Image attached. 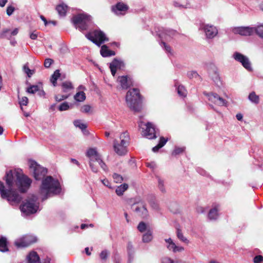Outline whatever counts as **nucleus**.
<instances>
[{
    "instance_id": "1",
    "label": "nucleus",
    "mask_w": 263,
    "mask_h": 263,
    "mask_svg": "<svg viewBox=\"0 0 263 263\" xmlns=\"http://www.w3.org/2000/svg\"><path fill=\"white\" fill-rule=\"evenodd\" d=\"M5 178L7 188L0 181L1 197L7 200L11 205L18 204L23 197L14 189L15 185L18 187L22 193H25L29 188L32 180L23 174L21 169L9 171L6 173Z\"/></svg>"
},
{
    "instance_id": "2",
    "label": "nucleus",
    "mask_w": 263,
    "mask_h": 263,
    "mask_svg": "<svg viewBox=\"0 0 263 263\" xmlns=\"http://www.w3.org/2000/svg\"><path fill=\"white\" fill-rule=\"evenodd\" d=\"M29 165L34 178L37 180L42 179L39 192L42 201L61 193V185L57 179L50 176L44 178L47 173V168L41 166L34 160H30Z\"/></svg>"
},
{
    "instance_id": "3",
    "label": "nucleus",
    "mask_w": 263,
    "mask_h": 263,
    "mask_svg": "<svg viewBox=\"0 0 263 263\" xmlns=\"http://www.w3.org/2000/svg\"><path fill=\"white\" fill-rule=\"evenodd\" d=\"M128 106L135 112H139L142 108V101L139 90L136 88L129 90L126 96Z\"/></svg>"
},
{
    "instance_id": "4",
    "label": "nucleus",
    "mask_w": 263,
    "mask_h": 263,
    "mask_svg": "<svg viewBox=\"0 0 263 263\" xmlns=\"http://www.w3.org/2000/svg\"><path fill=\"white\" fill-rule=\"evenodd\" d=\"M24 216H28L36 213L39 209V202L36 195H31L20 206Z\"/></svg>"
},
{
    "instance_id": "5",
    "label": "nucleus",
    "mask_w": 263,
    "mask_h": 263,
    "mask_svg": "<svg viewBox=\"0 0 263 263\" xmlns=\"http://www.w3.org/2000/svg\"><path fill=\"white\" fill-rule=\"evenodd\" d=\"M126 202L139 216L142 218L148 216V212L146 208V204L140 198L128 199L126 200Z\"/></svg>"
},
{
    "instance_id": "6",
    "label": "nucleus",
    "mask_w": 263,
    "mask_h": 263,
    "mask_svg": "<svg viewBox=\"0 0 263 263\" xmlns=\"http://www.w3.org/2000/svg\"><path fill=\"white\" fill-rule=\"evenodd\" d=\"M72 22L76 28L81 31L87 30L92 23L91 16L86 13H80L73 16Z\"/></svg>"
},
{
    "instance_id": "7",
    "label": "nucleus",
    "mask_w": 263,
    "mask_h": 263,
    "mask_svg": "<svg viewBox=\"0 0 263 263\" xmlns=\"http://www.w3.org/2000/svg\"><path fill=\"white\" fill-rule=\"evenodd\" d=\"M120 142L115 139L113 142V147L114 151L119 156L125 155L127 152V147L128 145L129 135L127 132L123 133L121 134Z\"/></svg>"
},
{
    "instance_id": "8",
    "label": "nucleus",
    "mask_w": 263,
    "mask_h": 263,
    "mask_svg": "<svg viewBox=\"0 0 263 263\" xmlns=\"http://www.w3.org/2000/svg\"><path fill=\"white\" fill-rule=\"evenodd\" d=\"M139 126L142 129V134L149 139H154L157 138L156 130L154 125L151 122L145 124L143 122L140 121L139 123Z\"/></svg>"
},
{
    "instance_id": "9",
    "label": "nucleus",
    "mask_w": 263,
    "mask_h": 263,
    "mask_svg": "<svg viewBox=\"0 0 263 263\" xmlns=\"http://www.w3.org/2000/svg\"><path fill=\"white\" fill-rule=\"evenodd\" d=\"M85 36L98 46H100L104 42L108 41V39L106 36L105 33L101 30H95L93 34L87 33Z\"/></svg>"
},
{
    "instance_id": "10",
    "label": "nucleus",
    "mask_w": 263,
    "mask_h": 263,
    "mask_svg": "<svg viewBox=\"0 0 263 263\" xmlns=\"http://www.w3.org/2000/svg\"><path fill=\"white\" fill-rule=\"evenodd\" d=\"M199 29L204 32L206 38L210 39L214 38L218 33L217 29L212 25L200 23Z\"/></svg>"
},
{
    "instance_id": "11",
    "label": "nucleus",
    "mask_w": 263,
    "mask_h": 263,
    "mask_svg": "<svg viewBox=\"0 0 263 263\" xmlns=\"http://www.w3.org/2000/svg\"><path fill=\"white\" fill-rule=\"evenodd\" d=\"M37 238L32 235H26L15 240L14 244L17 247H26L36 241Z\"/></svg>"
},
{
    "instance_id": "12",
    "label": "nucleus",
    "mask_w": 263,
    "mask_h": 263,
    "mask_svg": "<svg viewBox=\"0 0 263 263\" xmlns=\"http://www.w3.org/2000/svg\"><path fill=\"white\" fill-rule=\"evenodd\" d=\"M203 94L208 98L209 101L214 104L219 106H227V101L216 93L204 92Z\"/></svg>"
},
{
    "instance_id": "13",
    "label": "nucleus",
    "mask_w": 263,
    "mask_h": 263,
    "mask_svg": "<svg viewBox=\"0 0 263 263\" xmlns=\"http://www.w3.org/2000/svg\"><path fill=\"white\" fill-rule=\"evenodd\" d=\"M233 58L236 61L240 62L243 67L247 70H252L251 63L247 57L242 54L239 52H235L233 54Z\"/></svg>"
},
{
    "instance_id": "14",
    "label": "nucleus",
    "mask_w": 263,
    "mask_h": 263,
    "mask_svg": "<svg viewBox=\"0 0 263 263\" xmlns=\"http://www.w3.org/2000/svg\"><path fill=\"white\" fill-rule=\"evenodd\" d=\"M158 35L161 39L169 40L175 35L177 32L173 29L164 28L163 27L158 28Z\"/></svg>"
},
{
    "instance_id": "15",
    "label": "nucleus",
    "mask_w": 263,
    "mask_h": 263,
    "mask_svg": "<svg viewBox=\"0 0 263 263\" xmlns=\"http://www.w3.org/2000/svg\"><path fill=\"white\" fill-rule=\"evenodd\" d=\"M166 243L165 247L170 251L174 253L181 252L184 250V248L180 246L177 245L171 238L164 239Z\"/></svg>"
},
{
    "instance_id": "16",
    "label": "nucleus",
    "mask_w": 263,
    "mask_h": 263,
    "mask_svg": "<svg viewBox=\"0 0 263 263\" xmlns=\"http://www.w3.org/2000/svg\"><path fill=\"white\" fill-rule=\"evenodd\" d=\"M209 74L215 84L218 87L221 85L217 68L213 65L210 66L209 69Z\"/></svg>"
},
{
    "instance_id": "17",
    "label": "nucleus",
    "mask_w": 263,
    "mask_h": 263,
    "mask_svg": "<svg viewBox=\"0 0 263 263\" xmlns=\"http://www.w3.org/2000/svg\"><path fill=\"white\" fill-rule=\"evenodd\" d=\"M234 32L241 35H251L254 32V28L249 27H239L234 29Z\"/></svg>"
},
{
    "instance_id": "18",
    "label": "nucleus",
    "mask_w": 263,
    "mask_h": 263,
    "mask_svg": "<svg viewBox=\"0 0 263 263\" xmlns=\"http://www.w3.org/2000/svg\"><path fill=\"white\" fill-rule=\"evenodd\" d=\"M86 156L89 158V161H97L100 160L101 155L98 153L96 148H90L86 152Z\"/></svg>"
},
{
    "instance_id": "19",
    "label": "nucleus",
    "mask_w": 263,
    "mask_h": 263,
    "mask_svg": "<svg viewBox=\"0 0 263 263\" xmlns=\"http://www.w3.org/2000/svg\"><path fill=\"white\" fill-rule=\"evenodd\" d=\"M124 66V64L123 62L119 61L116 59H114L111 63H110L109 66L112 75L115 76L116 73L117 69H121Z\"/></svg>"
},
{
    "instance_id": "20",
    "label": "nucleus",
    "mask_w": 263,
    "mask_h": 263,
    "mask_svg": "<svg viewBox=\"0 0 263 263\" xmlns=\"http://www.w3.org/2000/svg\"><path fill=\"white\" fill-rule=\"evenodd\" d=\"M127 9L128 6L122 3H118L112 7V11L117 15L123 14Z\"/></svg>"
},
{
    "instance_id": "21",
    "label": "nucleus",
    "mask_w": 263,
    "mask_h": 263,
    "mask_svg": "<svg viewBox=\"0 0 263 263\" xmlns=\"http://www.w3.org/2000/svg\"><path fill=\"white\" fill-rule=\"evenodd\" d=\"M122 89H127L132 84L131 79L127 76L119 77L118 79Z\"/></svg>"
},
{
    "instance_id": "22",
    "label": "nucleus",
    "mask_w": 263,
    "mask_h": 263,
    "mask_svg": "<svg viewBox=\"0 0 263 263\" xmlns=\"http://www.w3.org/2000/svg\"><path fill=\"white\" fill-rule=\"evenodd\" d=\"M127 251L128 253V262L132 263L135 257V249L130 242H128L127 245Z\"/></svg>"
},
{
    "instance_id": "23",
    "label": "nucleus",
    "mask_w": 263,
    "mask_h": 263,
    "mask_svg": "<svg viewBox=\"0 0 263 263\" xmlns=\"http://www.w3.org/2000/svg\"><path fill=\"white\" fill-rule=\"evenodd\" d=\"M28 263H41L40 257L35 252H31L27 256Z\"/></svg>"
},
{
    "instance_id": "24",
    "label": "nucleus",
    "mask_w": 263,
    "mask_h": 263,
    "mask_svg": "<svg viewBox=\"0 0 263 263\" xmlns=\"http://www.w3.org/2000/svg\"><path fill=\"white\" fill-rule=\"evenodd\" d=\"M101 54L103 57H108L115 55L116 53L115 51L108 50L106 45H104L101 47L100 50Z\"/></svg>"
},
{
    "instance_id": "25",
    "label": "nucleus",
    "mask_w": 263,
    "mask_h": 263,
    "mask_svg": "<svg viewBox=\"0 0 263 263\" xmlns=\"http://www.w3.org/2000/svg\"><path fill=\"white\" fill-rule=\"evenodd\" d=\"M218 206L211 209L209 212L208 217L210 220H216L218 216Z\"/></svg>"
},
{
    "instance_id": "26",
    "label": "nucleus",
    "mask_w": 263,
    "mask_h": 263,
    "mask_svg": "<svg viewBox=\"0 0 263 263\" xmlns=\"http://www.w3.org/2000/svg\"><path fill=\"white\" fill-rule=\"evenodd\" d=\"M128 188V185L127 183H123L117 187L116 189V193L118 196H122Z\"/></svg>"
},
{
    "instance_id": "27",
    "label": "nucleus",
    "mask_w": 263,
    "mask_h": 263,
    "mask_svg": "<svg viewBox=\"0 0 263 263\" xmlns=\"http://www.w3.org/2000/svg\"><path fill=\"white\" fill-rule=\"evenodd\" d=\"M152 231L150 230H148L142 236V241L144 243H148L151 241L153 239Z\"/></svg>"
},
{
    "instance_id": "28",
    "label": "nucleus",
    "mask_w": 263,
    "mask_h": 263,
    "mask_svg": "<svg viewBox=\"0 0 263 263\" xmlns=\"http://www.w3.org/2000/svg\"><path fill=\"white\" fill-rule=\"evenodd\" d=\"M67 6L64 4H60L57 6L56 9L60 16H65L66 13Z\"/></svg>"
},
{
    "instance_id": "29",
    "label": "nucleus",
    "mask_w": 263,
    "mask_h": 263,
    "mask_svg": "<svg viewBox=\"0 0 263 263\" xmlns=\"http://www.w3.org/2000/svg\"><path fill=\"white\" fill-rule=\"evenodd\" d=\"M176 235L177 238L181 241L188 243L189 242V241L188 239L184 236L181 230L179 228H176Z\"/></svg>"
},
{
    "instance_id": "30",
    "label": "nucleus",
    "mask_w": 263,
    "mask_h": 263,
    "mask_svg": "<svg viewBox=\"0 0 263 263\" xmlns=\"http://www.w3.org/2000/svg\"><path fill=\"white\" fill-rule=\"evenodd\" d=\"M8 251L7 245V239L5 237L0 238V251L5 252Z\"/></svg>"
},
{
    "instance_id": "31",
    "label": "nucleus",
    "mask_w": 263,
    "mask_h": 263,
    "mask_svg": "<svg viewBox=\"0 0 263 263\" xmlns=\"http://www.w3.org/2000/svg\"><path fill=\"white\" fill-rule=\"evenodd\" d=\"M63 92H66L73 88L72 84L70 81H65L62 83Z\"/></svg>"
},
{
    "instance_id": "32",
    "label": "nucleus",
    "mask_w": 263,
    "mask_h": 263,
    "mask_svg": "<svg viewBox=\"0 0 263 263\" xmlns=\"http://www.w3.org/2000/svg\"><path fill=\"white\" fill-rule=\"evenodd\" d=\"M187 77L190 79H196L197 80L201 81L202 79L200 75L197 73L196 71L192 70L187 72Z\"/></svg>"
},
{
    "instance_id": "33",
    "label": "nucleus",
    "mask_w": 263,
    "mask_h": 263,
    "mask_svg": "<svg viewBox=\"0 0 263 263\" xmlns=\"http://www.w3.org/2000/svg\"><path fill=\"white\" fill-rule=\"evenodd\" d=\"M60 70L57 69L56 70L54 73L51 76L50 78V81L53 84V86H55L57 85V81L58 78L60 77Z\"/></svg>"
},
{
    "instance_id": "34",
    "label": "nucleus",
    "mask_w": 263,
    "mask_h": 263,
    "mask_svg": "<svg viewBox=\"0 0 263 263\" xmlns=\"http://www.w3.org/2000/svg\"><path fill=\"white\" fill-rule=\"evenodd\" d=\"M248 98L251 102L254 104H257L259 103V96L256 95L254 92H251L249 95Z\"/></svg>"
},
{
    "instance_id": "35",
    "label": "nucleus",
    "mask_w": 263,
    "mask_h": 263,
    "mask_svg": "<svg viewBox=\"0 0 263 263\" xmlns=\"http://www.w3.org/2000/svg\"><path fill=\"white\" fill-rule=\"evenodd\" d=\"M74 99L78 102L84 101L86 99L85 93L83 91L78 92L74 95Z\"/></svg>"
},
{
    "instance_id": "36",
    "label": "nucleus",
    "mask_w": 263,
    "mask_h": 263,
    "mask_svg": "<svg viewBox=\"0 0 263 263\" xmlns=\"http://www.w3.org/2000/svg\"><path fill=\"white\" fill-rule=\"evenodd\" d=\"M156 178L158 180V186L159 189L160 190V191L162 193L165 192V189L164 187V180L162 179L161 178H160L159 176L156 175Z\"/></svg>"
},
{
    "instance_id": "37",
    "label": "nucleus",
    "mask_w": 263,
    "mask_h": 263,
    "mask_svg": "<svg viewBox=\"0 0 263 263\" xmlns=\"http://www.w3.org/2000/svg\"><path fill=\"white\" fill-rule=\"evenodd\" d=\"M73 124L76 127L80 128L84 133L86 132L85 129L87 126L86 124L82 123L81 120H77L74 121Z\"/></svg>"
},
{
    "instance_id": "38",
    "label": "nucleus",
    "mask_w": 263,
    "mask_h": 263,
    "mask_svg": "<svg viewBox=\"0 0 263 263\" xmlns=\"http://www.w3.org/2000/svg\"><path fill=\"white\" fill-rule=\"evenodd\" d=\"M11 37V32L10 29H5L3 30V31L1 33H0L1 39L6 38L8 40H10Z\"/></svg>"
},
{
    "instance_id": "39",
    "label": "nucleus",
    "mask_w": 263,
    "mask_h": 263,
    "mask_svg": "<svg viewBox=\"0 0 263 263\" xmlns=\"http://www.w3.org/2000/svg\"><path fill=\"white\" fill-rule=\"evenodd\" d=\"M23 69L24 72L26 73L27 76L29 78L31 77L34 72L33 70H31L29 69L28 63L24 65Z\"/></svg>"
},
{
    "instance_id": "40",
    "label": "nucleus",
    "mask_w": 263,
    "mask_h": 263,
    "mask_svg": "<svg viewBox=\"0 0 263 263\" xmlns=\"http://www.w3.org/2000/svg\"><path fill=\"white\" fill-rule=\"evenodd\" d=\"M39 87L36 85H30L27 88L26 91L29 93L34 94L39 91Z\"/></svg>"
},
{
    "instance_id": "41",
    "label": "nucleus",
    "mask_w": 263,
    "mask_h": 263,
    "mask_svg": "<svg viewBox=\"0 0 263 263\" xmlns=\"http://www.w3.org/2000/svg\"><path fill=\"white\" fill-rule=\"evenodd\" d=\"M177 92L181 97H185L186 96V90L182 85H179L177 87Z\"/></svg>"
},
{
    "instance_id": "42",
    "label": "nucleus",
    "mask_w": 263,
    "mask_h": 263,
    "mask_svg": "<svg viewBox=\"0 0 263 263\" xmlns=\"http://www.w3.org/2000/svg\"><path fill=\"white\" fill-rule=\"evenodd\" d=\"M137 229L139 232L143 233L147 229L146 223L143 221H141L138 225Z\"/></svg>"
},
{
    "instance_id": "43",
    "label": "nucleus",
    "mask_w": 263,
    "mask_h": 263,
    "mask_svg": "<svg viewBox=\"0 0 263 263\" xmlns=\"http://www.w3.org/2000/svg\"><path fill=\"white\" fill-rule=\"evenodd\" d=\"M112 178L114 179V181L117 183H121L122 181L123 180L122 176L117 173H114L112 175Z\"/></svg>"
},
{
    "instance_id": "44",
    "label": "nucleus",
    "mask_w": 263,
    "mask_h": 263,
    "mask_svg": "<svg viewBox=\"0 0 263 263\" xmlns=\"http://www.w3.org/2000/svg\"><path fill=\"white\" fill-rule=\"evenodd\" d=\"M69 108V105L68 102H64L62 103L59 106V110L60 111H65L67 110Z\"/></svg>"
},
{
    "instance_id": "45",
    "label": "nucleus",
    "mask_w": 263,
    "mask_h": 263,
    "mask_svg": "<svg viewBox=\"0 0 263 263\" xmlns=\"http://www.w3.org/2000/svg\"><path fill=\"white\" fill-rule=\"evenodd\" d=\"M255 31L256 33L261 37L263 38V26H259L256 28H254V31Z\"/></svg>"
},
{
    "instance_id": "46",
    "label": "nucleus",
    "mask_w": 263,
    "mask_h": 263,
    "mask_svg": "<svg viewBox=\"0 0 263 263\" xmlns=\"http://www.w3.org/2000/svg\"><path fill=\"white\" fill-rule=\"evenodd\" d=\"M184 151V147H175L174 150L172 153L173 156H176L183 152Z\"/></svg>"
},
{
    "instance_id": "47",
    "label": "nucleus",
    "mask_w": 263,
    "mask_h": 263,
    "mask_svg": "<svg viewBox=\"0 0 263 263\" xmlns=\"http://www.w3.org/2000/svg\"><path fill=\"white\" fill-rule=\"evenodd\" d=\"M68 95H55L54 97L55 100L57 102L62 101L68 98Z\"/></svg>"
},
{
    "instance_id": "48",
    "label": "nucleus",
    "mask_w": 263,
    "mask_h": 263,
    "mask_svg": "<svg viewBox=\"0 0 263 263\" xmlns=\"http://www.w3.org/2000/svg\"><path fill=\"white\" fill-rule=\"evenodd\" d=\"M91 106L89 105H84L82 106L81 111L84 113H88L90 111Z\"/></svg>"
},
{
    "instance_id": "49",
    "label": "nucleus",
    "mask_w": 263,
    "mask_h": 263,
    "mask_svg": "<svg viewBox=\"0 0 263 263\" xmlns=\"http://www.w3.org/2000/svg\"><path fill=\"white\" fill-rule=\"evenodd\" d=\"M19 103L21 106L27 105L28 103V99L26 97H23L21 99H19Z\"/></svg>"
},
{
    "instance_id": "50",
    "label": "nucleus",
    "mask_w": 263,
    "mask_h": 263,
    "mask_svg": "<svg viewBox=\"0 0 263 263\" xmlns=\"http://www.w3.org/2000/svg\"><path fill=\"white\" fill-rule=\"evenodd\" d=\"M253 261L254 263H261L263 261V256L260 255L255 256Z\"/></svg>"
},
{
    "instance_id": "51",
    "label": "nucleus",
    "mask_w": 263,
    "mask_h": 263,
    "mask_svg": "<svg viewBox=\"0 0 263 263\" xmlns=\"http://www.w3.org/2000/svg\"><path fill=\"white\" fill-rule=\"evenodd\" d=\"M53 63V60L51 59H46L44 62V66L46 68H49L51 66V65Z\"/></svg>"
},
{
    "instance_id": "52",
    "label": "nucleus",
    "mask_w": 263,
    "mask_h": 263,
    "mask_svg": "<svg viewBox=\"0 0 263 263\" xmlns=\"http://www.w3.org/2000/svg\"><path fill=\"white\" fill-rule=\"evenodd\" d=\"M15 10V8L12 6H9L7 7V10H6V12H7V14L8 15V16H10L12 14V13H13V12Z\"/></svg>"
},
{
    "instance_id": "53",
    "label": "nucleus",
    "mask_w": 263,
    "mask_h": 263,
    "mask_svg": "<svg viewBox=\"0 0 263 263\" xmlns=\"http://www.w3.org/2000/svg\"><path fill=\"white\" fill-rule=\"evenodd\" d=\"M100 165L101 167L105 171L107 170V167L106 164L102 161L101 157L100 158V160L97 161Z\"/></svg>"
},
{
    "instance_id": "54",
    "label": "nucleus",
    "mask_w": 263,
    "mask_h": 263,
    "mask_svg": "<svg viewBox=\"0 0 263 263\" xmlns=\"http://www.w3.org/2000/svg\"><path fill=\"white\" fill-rule=\"evenodd\" d=\"M167 141V139L164 138L163 137H161L160 138L159 143L158 144L160 147H162Z\"/></svg>"
},
{
    "instance_id": "55",
    "label": "nucleus",
    "mask_w": 263,
    "mask_h": 263,
    "mask_svg": "<svg viewBox=\"0 0 263 263\" xmlns=\"http://www.w3.org/2000/svg\"><path fill=\"white\" fill-rule=\"evenodd\" d=\"M161 46H163L166 51L168 52H171V48L169 45H167L164 41H162L160 44Z\"/></svg>"
},
{
    "instance_id": "56",
    "label": "nucleus",
    "mask_w": 263,
    "mask_h": 263,
    "mask_svg": "<svg viewBox=\"0 0 263 263\" xmlns=\"http://www.w3.org/2000/svg\"><path fill=\"white\" fill-rule=\"evenodd\" d=\"M95 161H89V166L91 170V171L94 173H97L98 170L97 166H96L94 164Z\"/></svg>"
},
{
    "instance_id": "57",
    "label": "nucleus",
    "mask_w": 263,
    "mask_h": 263,
    "mask_svg": "<svg viewBox=\"0 0 263 263\" xmlns=\"http://www.w3.org/2000/svg\"><path fill=\"white\" fill-rule=\"evenodd\" d=\"M161 263H178L177 262L174 261L170 258L168 257H164L162 259Z\"/></svg>"
},
{
    "instance_id": "58",
    "label": "nucleus",
    "mask_w": 263,
    "mask_h": 263,
    "mask_svg": "<svg viewBox=\"0 0 263 263\" xmlns=\"http://www.w3.org/2000/svg\"><path fill=\"white\" fill-rule=\"evenodd\" d=\"M100 258L102 259H103V260L106 259L108 256V252L106 250L103 251L100 253Z\"/></svg>"
},
{
    "instance_id": "59",
    "label": "nucleus",
    "mask_w": 263,
    "mask_h": 263,
    "mask_svg": "<svg viewBox=\"0 0 263 263\" xmlns=\"http://www.w3.org/2000/svg\"><path fill=\"white\" fill-rule=\"evenodd\" d=\"M38 34L36 31H34L33 32L30 33V37L32 40H35L37 37Z\"/></svg>"
},
{
    "instance_id": "60",
    "label": "nucleus",
    "mask_w": 263,
    "mask_h": 263,
    "mask_svg": "<svg viewBox=\"0 0 263 263\" xmlns=\"http://www.w3.org/2000/svg\"><path fill=\"white\" fill-rule=\"evenodd\" d=\"M150 204H151V206L154 209L158 210L159 209V205L157 202H156L155 201H153V202H151Z\"/></svg>"
},
{
    "instance_id": "61",
    "label": "nucleus",
    "mask_w": 263,
    "mask_h": 263,
    "mask_svg": "<svg viewBox=\"0 0 263 263\" xmlns=\"http://www.w3.org/2000/svg\"><path fill=\"white\" fill-rule=\"evenodd\" d=\"M37 95L40 96V97H45V92L43 90H41L40 89V88H39V91H37Z\"/></svg>"
},
{
    "instance_id": "62",
    "label": "nucleus",
    "mask_w": 263,
    "mask_h": 263,
    "mask_svg": "<svg viewBox=\"0 0 263 263\" xmlns=\"http://www.w3.org/2000/svg\"><path fill=\"white\" fill-rule=\"evenodd\" d=\"M146 166L149 168L154 169L156 167V165L155 162L147 163Z\"/></svg>"
},
{
    "instance_id": "63",
    "label": "nucleus",
    "mask_w": 263,
    "mask_h": 263,
    "mask_svg": "<svg viewBox=\"0 0 263 263\" xmlns=\"http://www.w3.org/2000/svg\"><path fill=\"white\" fill-rule=\"evenodd\" d=\"M101 181L104 185H105L109 188H111V186H109L110 183L107 179L102 180Z\"/></svg>"
},
{
    "instance_id": "64",
    "label": "nucleus",
    "mask_w": 263,
    "mask_h": 263,
    "mask_svg": "<svg viewBox=\"0 0 263 263\" xmlns=\"http://www.w3.org/2000/svg\"><path fill=\"white\" fill-rule=\"evenodd\" d=\"M11 32V37L13 35V36H14V35H16L18 32V28H15L12 31H10Z\"/></svg>"
}]
</instances>
